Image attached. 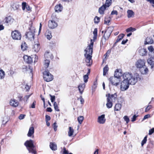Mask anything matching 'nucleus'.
I'll use <instances>...</instances> for the list:
<instances>
[{
  "mask_svg": "<svg viewBox=\"0 0 154 154\" xmlns=\"http://www.w3.org/2000/svg\"><path fill=\"white\" fill-rule=\"evenodd\" d=\"M94 42L92 39L91 40L90 44L88 45L85 50V53L84 54L85 61L87 66H90L92 63V55L93 51Z\"/></svg>",
  "mask_w": 154,
  "mask_h": 154,
  "instance_id": "f03ea898",
  "label": "nucleus"
},
{
  "mask_svg": "<svg viewBox=\"0 0 154 154\" xmlns=\"http://www.w3.org/2000/svg\"><path fill=\"white\" fill-rule=\"evenodd\" d=\"M152 108V106L151 105H149L145 109V112H147Z\"/></svg>",
  "mask_w": 154,
  "mask_h": 154,
  "instance_id": "6e6d98bb",
  "label": "nucleus"
},
{
  "mask_svg": "<svg viewBox=\"0 0 154 154\" xmlns=\"http://www.w3.org/2000/svg\"><path fill=\"white\" fill-rule=\"evenodd\" d=\"M10 104L13 106L16 107L18 106L19 103L18 102L14 99H11L10 101Z\"/></svg>",
  "mask_w": 154,
  "mask_h": 154,
  "instance_id": "f3484780",
  "label": "nucleus"
},
{
  "mask_svg": "<svg viewBox=\"0 0 154 154\" xmlns=\"http://www.w3.org/2000/svg\"><path fill=\"white\" fill-rule=\"evenodd\" d=\"M154 132V128H152V129L149 130V135L152 134Z\"/></svg>",
  "mask_w": 154,
  "mask_h": 154,
  "instance_id": "bf43d9fd",
  "label": "nucleus"
},
{
  "mask_svg": "<svg viewBox=\"0 0 154 154\" xmlns=\"http://www.w3.org/2000/svg\"><path fill=\"white\" fill-rule=\"evenodd\" d=\"M25 89H26V91H29L30 88V87L27 85H26L25 87Z\"/></svg>",
  "mask_w": 154,
  "mask_h": 154,
  "instance_id": "338daca9",
  "label": "nucleus"
},
{
  "mask_svg": "<svg viewBox=\"0 0 154 154\" xmlns=\"http://www.w3.org/2000/svg\"><path fill=\"white\" fill-rule=\"evenodd\" d=\"M110 20V17H105L104 20V23L105 24H108Z\"/></svg>",
  "mask_w": 154,
  "mask_h": 154,
  "instance_id": "79ce46f5",
  "label": "nucleus"
},
{
  "mask_svg": "<svg viewBox=\"0 0 154 154\" xmlns=\"http://www.w3.org/2000/svg\"><path fill=\"white\" fill-rule=\"evenodd\" d=\"M50 148L53 150H55L57 149V145L54 143H50Z\"/></svg>",
  "mask_w": 154,
  "mask_h": 154,
  "instance_id": "a878e982",
  "label": "nucleus"
},
{
  "mask_svg": "<svg viewBox=\"0 0 154 154\" xmlns=\"http://www.w3.org/2000/svg\"><path fill=\"white\" fill-rule=\"evenodd\" d=\"M97 28H95L93 32V34L94 35V39H96L97 35Z\"/></svg>",
  "mask_w": 154,
  "mask_h": 154,
  "instance_id": "a19ab883",
  "label": "nucleus"
},
{
  "mask_svg": "<svg viewBox=\"0 0 154 154\" xmlns=\"http://www.w3.org/2000/svg\"><path fill=\"white\" fill-rule=\"evenodd\" d=\"M147 136H146L144 138L143 140L141 142V146H143L146 143V142L147 141Z\"/></svg>",
  "mask_w": 154,
  "mask_h": 154,
  "instance_id": "c03bdc74",
  "label": "nucleus"
},
{
  "mask_svg": "<svg viewBox=\"0 0 154 154\" xmlns=\"http://www.w3.org/2000/svg\"><path fill=\"white\" fill-rule=\"evenodd\" d=\"M74 130L73 128L71 127L69 128V131H68V135L69 137H71L73 134Z\"/></svg>",
  "mask_w": 154,
  "mask_h": 154,
  "instance_id": "cd10ccee",
  "label": "nucleus"
},
{
  "mask_svg": "<svg viewBox=\"0 0 154 154\" xmlns=\"http://www.w3.org/2000/svg\"><path fill=\"white\" fill-rule=\"evenodd\" d=\"M150 117V115L149 114H147L145 115L143 119V120H144L146 119H147Z\"/></svg>",
  "mask_w": 154,
  "mask_h": 154,
  "instance_id": "0e129e2a",
  "label": "nucleus"
},
{
  "mask_svg": "<svg viewBox=\"0 0 154 154\" xmlns=\"http://www.w3.org/2000/svg\"><path fill=\"white\" fill-rule=\"evenodd\" d=\"M30 31L26 34V37L29 39L32 40V38L34 39V33L35 32V29L33 27H31L30 29Z\"/></svg>",
  "mask_w": 154,
  "mask_h": 154,
  "instance_id": "0eeeda50",
  "label": "nucleus"
},
{
  "mask_svg": "<svg viewBox=\"0 0 154 154\" xmlns=\"http://www.w3.org/2000/svg\"><path fill=\"white\" fill-rule=\"evenodd\" d=\"M12 8L14 10H17L19 8V5L18 3H14L13 5Z\"/></svg>",
  "mask_w": 154,
  "mask_h": 154,
  "instance_id": "58836bf2",
  "label": "nucleus"
},
{
  "mask_svg": "<svg viewBox=\"0 0 154 154\" xmlns=\"http://www.w3.org/2000/svg\"><path fill=\"white\" fill-rule=\"evenodd\" d=\"M139 51L140 55L142 56L145 55L147 53L146 49L144 48H140L139 49Z\"/></svg>",
  "mask_w": 154,
  "mask_h": 154,
  "instance_id": "393cba45",
  "label": "nucleus"
},
{
  "mask_svg": "<svg viewBox=\"0 0 154 154\" xmlns=\"http://www.w3.org/2000/svg\"><path fill=\"white\" fill-rule=\"evenodd\" d=\"M140 69V72L143 74H146L149 71L148 69L146 67V65Z\"/></svg>",
  "mask_w": 154,
  "mask_h": 154,
  "instance_id": "4468645a",
  "label": "nucleus"
},
{
  "mask_svg": "<svg viewBox=\"0 0 154 154\" xmlns=\"http://www.w3.org/2000/svg\"><path fill=\"white\" fill-rule=\"evenodd\" d=\"M124 36L125 35L123 34H121L119 35L118 36V38L116 40V42L115 43V44L116 43H117L120 40H121L123 38Z\"/></svg>",
  "mask_w": 154,
  "mask_h": 154,
  "instance_id": "c756f323",
  "label": "nucleus"
},
{
  "mask_svg": "<svg viewBox=\"0 0 154 154\" xmlns=\"http://www.w3.org/2000/svg\"><path fill=\"white\" fill-rule=\"evenodd\" d=\"M40 48V45L38 44H35L33 47V48L34 51L36 52H37L39 51Z\"/></svg>",
  "mask_w": 154,
  "mask_h": 154,
  "instance_id": "bb28decb",
  "label": "nucleus"
},
{
  "mask_svg": "<svg viewBox=\"0 0 154 154\" xmlns=\"http://www.w3.org/2000/svg\"><path fill=\"white\" fill-rule=\"evenodd\" d=\"M57 123L55 122L53 125V126L54 128V130L56 131L57 130V126L56 125Z\"/></svg>",
  "mask_w": 154,
  "mask_h": 154,
  "instance_id": "5fc2aeb1",
  "label": "nucleus"
},
{
  "mask_svg": "<svg viewBox=\"0 0 154 154\" xmlns=\"http://www.w3.org/2000/svg\"><path fill=\"white\" fill-rule=\"evenodd\" d=\"M146 44H151L153 42V40L150 37H147L146 38Z\"/></svg>",
  "mask_w": 154,
  "mask_h": 154,
  "instance_id": "7c9ffc66",
  "label": "nucleus"
},
{
  "mask_svg": "<svg viewBox=\"0 0 154 154\" xmlns=\"http://www.w3.org/2000/svg\"><path fill=\"white\" fill-rule=\"evenodd\" d=\"M112 29H111V28L109 27L107 30L105 32V33L101 41V42L103 45L105 42L106 40L108 39L112 32Z\"/></svg>",
  "mask_w": 154,
  "mask_h": 154,
  "instance_id": "20e7f679",
  "label": "nucleus"
},
{
  "mask_svg": "<svg viewBox=\"0 0 154 154\" xmlns=\"http://www.w3.org/2000/svg\"><path fill=\"white\" fill-rule=\"evenodd\" d=\"M128 41V40L127 39H126L125 40H123L122 41V44L123 45H124Z\"/></svg>",
  "mask_w": 154,
  "mask_h": 154,
  "instance_id": "774afa93",
  "label": "nucleus"
},
{
  "mask_svg": "<svg viewBox=\"0 0 154 154\" xmlns=\"http://www.w3.org/2000/svg\"><path fill=\"white\" fill-rule=\"evenodd\" d=\"M23 58L24 61L27 63H31L32 62V58L30 56L25 55L24 56Z\"/></svg>",
  "mask_w": 154,
  "mask_h": 154,
  "instance_id": "f8f14e48",
  "label": "nucleus"
},
{
  "mask_svg": "<svg viewBox=\"0 0 154 154\" xmlns=\"http://www.w3.org/2000/svg\"><path fill=\"white\" fill-rule=\"evenodd\" d=\"M127 17L128 18L133 17L134 15V12L131 10H128L127 11Z\"/></svg>",
  "mask_w": 154,
  "mask_h": 154,
  "instance_id": "5701e85b",
  "label": "nucleus"
},
{
  "mask_svg": "<svg viewBox=\"0 0 154 154\" xmlns=\"http://www.w3.org/2000/svg\"><path fill=\"white\" fill-rule=\"evenodd\" d=\"M25 116V115L21 114L19 116V118L20 120L24 118Z\"/></svg>",
  "mask_w": 154,
  "mask_h": 154,
  "instance_id": "e2e57ef3",
  "label": "nucleus"
},
{
  "mask_svg": "<svg viewBox=\"0 0 154 154\" xmlns=\"http://www.w3.org/2000/svg\"><path fill=\"white\" fill-rule=\"evenodd\" d=\"M107 7L103 4L99 8L98 10L99 13L101 14H103L104 11Z\"/></svg>",
  "mask_w": 154,
  "mask_h": 154,
  "instance_id": "dca6fc26",
  "label": "nucleus"
},
{
  "mask_svg": "<svg viewBox=\"0 0 154 154\" xmlns=\"http://www.w3.org/2000/svg\"><path fill=\"white\" fill-rule=\"evenodd\" d=\"M100 18L98 17L97 16H96L94 18V22L96 23H98L100 21Z\"/></svg>",
  "mask_w": 154,
  "mask_h": 154,
  "instance_id": "603ef678",
  "label": "nucleus"
},
{
  "mask_svg": "<svg viewBox=\"0 0 154 154\" xmlns=\"http://www.w3.org/2000/svg\"><path fill=\"white\" fill-rule=\"evenodd\" d=\"M46 37L47 39L50 40L51 38L52 37V36L51 35V32L48 31V34L46 35Z\"/></svg>",
  "mask_w": 154,
  "mask_h": 154,
  "instance_id": "49530a36",
  "label": "nucleus"
},
{
  "mask_svg": "<svg viewBox=\"0 0 154 154\" xmlns=\"http://www.w3.org/2000/svg\"><path fill=\"white\" fill-rule=\"evenodd\" d=\"M148 49L150 52H152L154 51V48H153V47L152 46H150L148 47Z\"/></svg>",
  "mask_w": 154,
  "mask_h": 154,
  "instance_id": "13d9d810",
  "label": "nucleus"
},
{
  "mask_svg": "<svg viewBox=\"0 0 154 154\" xmlns=\"http://www.w3.org/2000/svg\"><path fill=\"white\" fill-rule=\"evenodd\" d=\"M32 94L29 95H25L23 98V101L25 104L27 103V102L29 98Z\"/></svg>",
  "mask_w": 154,
  "mask_h": 154,
  "instance_id": "72a5a7b5",
  "label": "nucleus"
},
{
  "mask_svg": "<svg viewBox=\"0 0 154 154\" xmlns=\"http://www.w3.org/2000/svg\"><path fill=\"white\" fill-rule=\"evenodd\" d=\"M147 62L151 66V68H152L154 65V58L150 57L147 60Z\"/></svg>",
  "mask_w": 154,
  "mask_h": 154,
  "instance_id": "aec40b11",
  "label": "nucleus"
},
{
  "mask_svg": "<svg viewBox=\"0 0 154 154\" xmlns=\"http://www.w3.org/2000/svg\"><path fill=\"white\" fill-rule=\"evenodd\" d=\"M112 101L110 100V98L109 96L107 98V103H106V106L108 108H111L112 106Z\"/></svg>",
  "mask_w": 154,
  "mask_h": 154,
  "instance_id": "ddd939ff",
  "label": "nucleus"
},
{
  "mask_svg": "<svg viewBox=\"0 0 154 154\" xmlns=\"http://www.w3.org/2000/svg\"><path fill=\"white\" fill-rule=\"evenodd\" d=\"M122 107V105L119 103L116 104L114 108V110L118 111L120 110Z\"/></svg>",
  "mask_w": 154,
  "mask_h": 154,
  "instance_id": "c85d7f7f",
  "label": "nucleus"
},
{
  "mask_svg": "<svg viewBox=\"0 0 154 154\" xmlns=\"http://www.w3.org/2000/svg\"><path fill=\"white\" fill-rule=\"evenodd\" d=\"M57 26V23L53 20H49L48 22V26L51 29H54Z\"/></svg>",
  "mask_w": 154,
  "mask_h": 154,
  "instance_id": "9d476101",
  "label": "nucleus"
},
{
  "mask_svg": "<svg viewBox=\"0 0 154 154\" xmlns=\"http://www.w3.org/2000/svg\"><path fill=\"white\" fill-rule=\"evenodd\" d=\"M117 70V71H116L115 72L114 77L120 79V77L122 75V74L121 73L119 72V71H118Z\"/></svg>",
  "mask_w": 154,
  "mask_h": 154,
  "instance_id": "473e14b6",
  "label": "nucleus"
},
{
  "mask_svg": "<svg viewBox=\"0 0 154 154\" xmlns=\"http://www.w3.org/2000/svg\"><path fill=\"white\" fill-rule=\"evenodd\" d=\"M50 61L48 60H45L44 61V67L46 68H47L49 64Z\"/></svg>",
  "mask_w": 154,
  "mask_h": 154,
  "instance_id": "e433bc0d",
  "label": "nucleus"
},
{
  "mask_svg": "<svg viewBox=\"0 0 154 154\" xmlns=\"http://www.w3.org/2000/svg\"><path fill=\"white\" fill-rule=\"evenodd\" d=\"M45 56L47 58L50 57L51 59H52L53 57V56L51 54H45Z\"/></svg>",
  "mask_w": 154,
  "mask_h": 154,
  "instance_id": "864d4df0",
  "label": "nucleus"
},
{
  "mask_svg": "<svg viewBox=\"0 0 154 154\" xmlns=\"http://www.w3.org/2000/svg\"><path fill=\"white\" fill-rule=\"evenodd\" d=\"M5 76V72L2 69H0V79H3Z\"/></svg>",
  "mask_w": 154,
  "mask_h": 154,
  "instance_id": "c9c22d12",
  "label": "nucleus"
},
{
  "mask_svg": "<svg viewBox=\"0 0 154 154\" xmlns=\"http://www.w3.org/2000/svg\"><path fill=\"white\" fill-rule=\"evenodd\" d=\"M137 116L135 115H134L133 118H132V119L131 120V121L133 122L136 120V118L137 117Z\"/></svg>",
  "mask_w": 154,
  "mask_h": 154,
  "instance_id": "69168bd1",
  "label": "nucleus"
},
{
  "mask_svg": "<svg viewBox=\"0 0 154 154\" xmlns=\"http://www.w3.org/2000/svg\"><path fill=\"white\" fill-rule=\"evenodd\" d=\"M62 9L63 7L60 4L56 5L55 7V12L58 13L61 12L62 11Z\"/></svg>",
  "mask_w": 154,
  "mask_h": 154,
  "instance_id": "4be33fe9",
  "label": "nucleus"
},
{
  "mask_svg": "<svg viewBox=\"0 0 154 154\" xmlns=\"http://www.w3.org/2000/svg\"><path fill=\"white\" fill-rule=\"evenodd\" d=\"M85 83L81 84L78 86L79 90L81 94L83 92L85 88Z\"/></svg>",
  "mask_w": 154,
  "mask_h": 154,
  "instance_id": "a211bd4d",
  "label": "nucleus"
},
{
  "mask_svg": "<svg viewBox=\"0 0 154 154\" xmlns=\"http://www.w3.org/2000/svg\"><path fill=\"white\" fill-rule=\"evenodd\" d=\"M105 116L104 114H103L100 116H99L97 119V122L100 124H104L106 121Z\"/></svg>",
  "mask_w": 154,
  "mask_h": 154,
  "instance_id": "9b49d317",
  "label": "nucleus"
},
{
  "mask_svg": "<svg viewBox=\"0 0 154 154\" xmlns=\"http://www.w3.org/2000/svg\"><path fill=\"white\" fill-rule=\"evenodd\" d=\"M29 152H32L35 154L36 151L34 150L35 146L33 141L31 140L26 141L24 143Z\"/></svg>",
  "mask_w": 154,
  "mask_h": 154,
  "instance_id": "7ed1b4c3",
  "label": "nucleus"
},
{
  "mask_svg": "<svg viewBox=\"0 0 154 154\" xmlns=\"http://www.w3.org/2000/svg\"><path fill=\"white\" fill-rule=\"evenodd\" d=\"M25 42L21 45V48L23 51H25L26 49L27 46Z\"/></svg>",
  "mask_w": 154,
  "mask_h": 154,
  "instance_id": "4c0bfd02",
  "label": "nucleus"
},
{
  "mask_svg": "<svg viewBox=\"0 0 154 154\" xmlns=\"http://www.w3.org/2000/svg\"><path fill=\"white\" fill-rule=\"evenodd\" d=\"M124 80L121 82L120 89L122 91L127 90L130 84L134 85L139 79V76L137 74L133 76L131 73L128 72L124 73L123 75Z\"/></svg>",
  "mask_w": 154,
  "mask_h": 154,
  "instance_id": "f257e3e1",
  "label": "nucleus"
},
{
  "mask_svg": "<svg viewBox=\"0 0 154 154\" xmlns=\"http://www.w3.org/2000/svg\"><path fill=\"white\" fill-rule=\"evenodd\" d=\"M112 0H106V2L104 5L107 7H109L111 4Z\"/></svg>",
  "mask_w": 154,
  "mask_h": 154,
  "instance_id": "f704fd0d",
  "label": "nucleus"
},
{
  "mask_svg": "<svg viewBox=\"0 0 154 154\" xmlns=\"http://www.w3.org/2000/svg\"><path fill=\"white\" fill-rule=\"evenodd\" d=\"M53 76L48 71L45 70L43 72V77L44 80L48 82L53 80Z\"/></svg>",
  "mask_w": 154,
  "mask_h": 154,
  "instance_id": "39448f33",
  "label": "nucleus"
},
{
  "mask_svg": "<svg viewBox=\"0 0 154 154\" xmlns=\"http://www.w3.org/2000/svg\"><path fill=\"white\" fill-rule=\"evenodd\" d=\"M22 9L23 10L25 9V8H26L27 11H30L31 10L29 6L28 5H27L26 2L22 3Z\"/></svg>",
  "mask_w": 154,
  "mask_h": 154,
  "instance_id": "b1692460",
  "label": "nucleus"
},
{
  "mask_svg": "<svg viewBox=\"0 0 154 154\" xmlns=\"http://www.w3.org/2000/svg\"><path fill=\"white\" fill-rule=\"evenodd\" d=\"M11 36L14 40H20L21 38V34L18 30H15L11 32Z\"/></svg>",
  "mask_w": 154,
  "mask_h": 154,
  "instance_id": "6e6552de",
  "label": "nucleus"
},
{
  "mask_svg": "<svg viewBox=\"0 0 154 154\" xmlns=\"http://www.w3.org/2000/svg\"><path fill=\"white\" fill-rule=\"evenodd\" d=\"M123 118L124 120L126 122V123H128L129 121V119L128 117L125 116H124Z\"/></svg>",
  "mask_w": 154,
  "mask_h": 154,
  "instance_id": "8fccbe9b",
  "label": "nucleus"
},
{
  "mask_svg": "<svg viewBox=\"0 0 154 154\" xmlns=\"http://www.w3.org/2000/svg\"><path fill=\"white\" fill-rule=\"evenodd\" d=\"M109 67L107 65H106L103 69V75H105L106 73L109 70Z\"/></svg>",
  "mask_w": 154,
  "mask_h": 154,
  "instance_id": "2f4dec72",
  "label": "nucleus"
},
{
  "mask_svg": "<svg viewBox=\"0 0 154 154\" xmlns=\"http://www.w3.org/2000/svg\"><path fill=\"white\" fill-rule=\"evenodd\" d=\"M54 108L55 109V110H56L57 111H59L60 110L58 108V106L57 104V103L55 102H54Z\"/></svg>",
  "mask_w": 154,
  "mask_h": 154,
  "instance_id": "37998d69",
  "label": "nucleus"
},
{
  "mask_svg": "<svg viewBox=\"0 0 154 154\" xmlns=\"http://www.w3.org/2000/svg\"><path fill=\"white\" fill-rule=\"evenodd\" d=\"M36 104V101H34L32 103V104L30 106V108H35V105Z\"/></svg>",
  "mask_w": 154,
  "mask_h": 154,
  "instance_id": "4d7b16f0",
  "label": "nucleus"
},
{
  "mask_svg": "<svg viewBox=\"0 0 154 154\" xmlns=\"http://www.w3.org/2000/svg\"><path fill=\"white\" fill-rule=\"evenodd\" d=\"M78 100H80L81 103L82 104H83L84 100V99L82 98V96H80V97L78 99Z\"/></svg>",
  "mask_w": 154,
  "mask_h": 154,
  "instance_id": "09e8293b",
  "label": "nucleus"
},
{
  "mask_svg": "<svg viewBox=\"0 0 154 154\" xmlns=\"http://www.w3.org/2000/svg\"><path fill=\"white\" fill-rule=\"evenodd\" d=\"M5 22L9 24H11L14 21V19L10 16L6 17L5 19Z\"/></svg>",
  "mask_w": 154,
  "mask_h": 154,
  "instance_id": "412c9836",
  "label": "nucleus"
},
{
  "mask_svg": "<svg viewBox=\"0 0 154 154\" xmlns=\"http://www.w3.org/2000/svg\"><path fill=\"white\" fill-rule=\"evenodd\" d=\"M88 75H85L83 76V79L84 82L85 83H86L88 82Z\"/></svg>",
  "mask_w": 154,
  "mask_h": 154,
  "instance_id": "a18cd8bd",
  "label": "nucleus"
},
{
  "mask_svg": "<svg viewBox=\"0 0 154 154\" xmlns=\"http://www.w3.org/2000/svg\"><path fill=\"white\" fill-rule=\"evenodd\" d=\"M17 98L20 102L23 101V96L19 94L17 96Z\"/></svg>",
  "mask_w": 154,
  "mask_h": 154,
  "instance_id": "de8ad7c7",
  "label": "nucleus"
},
{
  "mask_svg": "<svg viewBox=\"0 0 154 154\" xmlns=\"http://www.w3.org/2000/svg\"><path fill=\"white\" fill-rule=\"evenodd\" d=\"M34 132V129L33 127H30L29 128L27 134V136L29 137H31L33 135Z\"/></svg>",
  "mask_w": 154,
  "mask_h": 154,
  "instance_id": "6ab92c4d",
  "label": "nucleus"
},
{
  "mask_svg": "<svg viewBox=\"0 0 154 154\" xmlns=\"http://www.w3.org/2000/svg\"><path fill=\"white\" fill-rule=\"evenodd\" d=\"M111 15H114L116 14V15H117L118 14V12L116 10H113V11L111 13Z\"/></svg>",
  "mask_w": 154,
  "mask_h": 154,
  "instance_id": "052dcab7",
  "label": "nucleus"
},
{
  "mask_svg": "<svg viewBox=\"0 0 154 154\" xmlns=\"http://www.w3.org/2000/svg\"><path fill=\"white\" fill-rule=\"evenodd\" d=\"M146 60L144 59H138L135 63V66L137 68H140L145 65Z\"/></svg>",
  "mask_w": 154,
  "mask_h": 154,
  "instance_id": "1a4fd4ad",
  "label": "nucleus"
},
{
  "mask_svg": "<svg viewBox=\"0 0 154 154\" xmlns=\"http://www.w3.org/2000/svg\"><path fill=\"white\" fill-rule=\"evenodd\" d=\"M109 81L111 84L116 87L119 85L120 82V79L117 78L116 77H111L109 78Z\"/></svg>",
  "mask_w": 154,
  "mask_h": 154,
  "instance_id": "423d86ee",
  "label": "nucleus"
},
{
  "mask_svg": "<svg viewBox=\"0 0 154 154\" xmlns=\"http://www.w3.org/2000/svg\"><path fill=\"white\" fill-rule=\"evenodd\" d=\"M51 118L50 116L48 115H46L45 116V121H49L50 120Z\"/></svg>",
  "mask_w": 154,
  "mask_h": 154,
  "instance_id": "680f3d73",
  "label": "nucleus"
},
{
  "mask_svg": "<svg viewBox=\"0 0 154 154\" xmlns=\"http://www.w3.org/2000/svg\"><path fill=\"white\" fill-rule=\"evenodd\" d=\"M49 96L51 97V100L52 102H53L55 100V97L54 96H52L50 94Z\"/></svg>",
  "mask_w": 154,
  "mask_h": 154,
  "instance_id": "3c124183",
  "label": "nucleus"
},
{
  "mask_svg": "<svg viewBox=\"0 0 154 154\" xmlns=\"http://www.w3.org/2000/svg\"><path fill=\"white\" fill-rule=\"evenodd\" d=\"M84 118L83 116H80L78 118V120L79 123L80 124H81L83 119Z\"/></svg>",
  "mask_w": 154,
  "mask_h": 154,
  "instance_id": "ea45409f",
  "label": "nucleus"
},
{
  "mask_svg": "<svg viewBox=\"0 0 154 154\" xmlns=\"http://www.w3.org/2000/svg\"><path fill=\"white\" fill-rule=\"evenodd\" d=\"M106 97H107L109 96V97L110 98V100L113 101H115V100L116 99L117 97V94L116 93H115L114 94H112L110 95L109 94L106 95Z\"/></svg>",
  "mask_w": 154,
  "mask_h": 154,
  "instance_id": "2eb2a0df",
  "label": "nucleus"
}]
</instances>
